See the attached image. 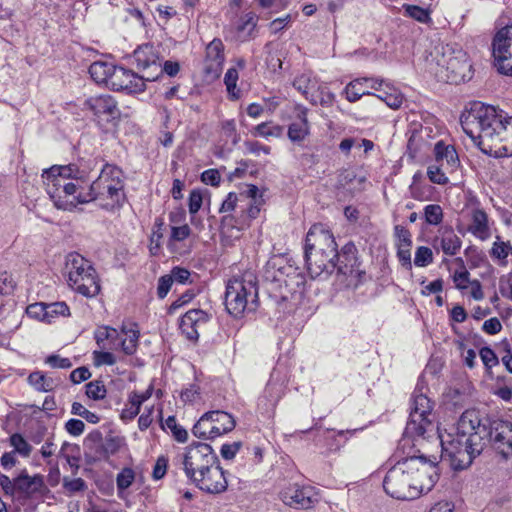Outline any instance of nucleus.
Masks as SVG:
<instances>
[{
    "label": "nucleus",
    "instance_id": "f257e3e1",
    "mask_svg": "<svg viewBox=\"0 0 512 512\" xmlns=\"http://www.w3.org/2000/svg\"><path fill=\"white\" fill-rule=\"evenodd\" d=\"M42 179L58 209L72 211L80 204L97 201L101 208L112 211L125 201L124 175L115 165L106 164L88 191L82 188L86 174L76 165L52 166L43 171Z\"/></svg>",
    "mask_w": 512,
    "mask_h": 512
},
{
    "label": "nucleus",
    "instance_id": "f03ea898",
    "mask_svg": "<svg viewBox=\"0 0 512 512\" xmlns=\"http://www.w3.org/2000/svg\"><path fill=\"white\" fill-rule=\"evenodd\" d=\"M442 448V460L449 461L454 470L468 468L488 443L505 459L512 458V423L496 420L488 428L481 423L475 409L462 413L455 425L437 429Z\"/></svg>",
    "mask_w": 512,
    "mask_h": 512
},
{
    "label": "nucleus",
    "instance_id": "7ed1b4c3",
    "mask_svg": "<svg viewBox=\"0 0 512 512\" xmlns=\"http://www.w3.org/2000/svg\"><path fill=\"white\" fill-rule=\"evenodd\" d=\"M461 125L483 153L496 158L512 156V116L504 111L476 102L462 115Z\"/></svg>",
    "mask_w": 512,
    "mask_h": 512
},
{
    "label": "nucleus",
    "instance_id": "20e7f679",
    "mask_svg": "<svg viewBox=\"0 0 512 512\" xmlns=\"http://www.w3.org/2000/svg\"><path fill=\"white\" fill-rule=\"evenodd\" d=\"M438 480L437 466L423 457H409L391 467L383 481L385 492L398 500H413L429 492Z\"/></svg>",
    "mask_w": 512,
    "mask_h": 512
},
{
    "label": "nucleus",
    "instance_id": "39448f33",
    "mask_svg": "<svg viewBox=\"0 0 512 512\" xmlns=\"http://www.w3.org/2000/svg\"><path fill=\"white\" fill-rule=\"evenodd\" d=\"M427 62L430 71L445 82L464 81L471 68L466 53L450 45L435 46Z\"/></svg>",
    "mask_w": 512,
    "mask_h": 512
},
{
    "label": "nucleus",
    "instance_id": "423d86ee",
    "mask_svg": "<svg viewBox=\"0 0 512 512\" xmlns=\"http://www.w3.org/2000/svg\"><path fill=\"white\" fill-rule=\"evenodd\" d=\"M257 300L258 288L253 273L247 272L241 277H234L228 281L225 306L229 314L240 317L245 311H254Z\"/></svg>",
    "mask_w": 512,
    "mask_h": 512
},
{
    "label": "nucleus",
    "instance_id": "0eeeda50",
    "mask_svg": "<svg viewBox=\"0 0 512 512\" xmlns=\"http://www.w3.org/2000/svg\"><path fill=\"white\" fill-rule=\"evenodd\" d=\"M69 286L77 293L92 298L99 294L100 284L97 273L90 261L78 253H70L66 258Z\"/></svg>",
    "mask_w": 512,
    "mask_h": 512
},
{
    "label": "nucleus",
    "instance_id": "6e6552de",
    "mask_svg": "<svg viewBox=\"0 0 512 512\" xmlns=\"http://www.w3.org/2000/svg\"><path fill=\"white\" fill-rule=\"evenodd\" d=\"M140 331L137 324H123L120 330L110 326H99L94 338L100 349L115 350L121 348L126 355H133L138 347Z\"/></svg>",
    "mask_w": 512,
    "mask_h": 512
},
{
    "label": "nucleus",
    "instance_id": "1a4fd4ad",
    "mask_svg": "<svg viewBox=\"0 0 512 512\" xmlns=\"http://www.w3.org/2000/svg\"><path fill=\"white\" fill-rule=\"evenodd\" d=\"M352 249L353 246H345L342 255H339L338 252L306 253L305 260L308 273L312 278H316L323 274L329 275L337 268L338 272L344 275L351 274L352 266L349 268L347 264L343 265L342 258L355 261V256L351 253Z\"/></svg>",
    "mask_w": 512,
    "mask_h": 512
},
{
    "label": "nucleus",
    "instance_id": "9d476101",
    "mask_svg": "<svg viewBox=\"0 0 512 512\" xmlns=\"http://www.w3.org/2000/svg\"><path fill=\"white\" fill-rule=\"evenodd\" d=\"M215 462H218L217 455L209 444L203 442L190 444L182 456L183 470L190 481L204 473Z\"/></svg>",
    "mask_w": 512,
    "mask_h": 512
},
{
    "label": "nucleus",
    "instance_id": "9b49d317",
    "mask_svg": "<svg viewBox=\"0 0 512 512\" xmlns=\"http://www.w3.org/2000/svg\"><path fill=\"white\" fill-rule=\"evenodd\" d=\"M432 405L430 399L423 395H414L409 420L405 428V438L402 442H407L408 438L415 436H424V434L432 429L433 425L429 416L431 415Z\"/></svg>",
    "mask_w": 512,
    "mask_h": 512
},
{
    "label": "nucleus",
    "instance_id": "f8f14e48",
    "mask_svg": "<svg viewBox=\"0 0 512 512\" xmlns=\"http://www.w3.org/2000/svg\"><path fill=\"white\" fill-rule=\"evenodd\" d=\"M494 64L504 75L512 76V25L501 28L492 42Z\"/></svg>",
    "mask_w": 512,
    "mask_h": 512
},
{
    "label": "nucleus",
    "instance_id": "ddd939ff",
    "mask_svg": "<svg viewBox=\"0 0 512 512\" xmlns=\"http://www.w3.org/2000/svg\"><path fill=\"white\" fill-rule=\"evenodd\" d=\"M84 109L89 110L99 124L112 122L120 117L118 103L109 94L95 95L87 98Z\"/></svg>",
    "mask_w": 512,
    "mask_h": 512
},
{
    "label": "nucleus",
    "instance_id": "4468645a",
    "mask_svg": "<svg viewBox=\"0 0 512 512\" xmlns=\"http://www.w3.org/2000/svg\"><path fill=\"white\" fill-rule=\"evenodd\" d=\"M155 79V77L150 76H139L131 70L115 66L114 72L110 76L109 87L117 91L124 90L128 93H140L146 88L145 81Z\"/></svg>",
    "mask_w": 512,
    "mask_h": 512
},
{
    "label": "nucleus",
    "instance_id": "2eb2a0df",
    "mask_svg": "<svg viewBox=\"0 0 512 512\" xmlns=\"http://www.w3.org/2000/svg\"><path fill=\"white\" fill-rule=\"evenodd\" d=\"M308 252H338L334 236L325 225L318 223L309 229L305 240V254Z\"/></svg>",
    "mask_w": 512,
    "mask_h": 512
},
{
    "label": "nucleus",
    "instance_id": "dca6fc26",
    "mask_svg": "<svg viewBox=\"0 0 512 512\" xmlns=\"http://www.w3.org/2000/svg\"><path fill=\"white\" fill-rule=\"evenodd\" d=\"M280 499L289 507L309 509L317 502L312 487L289 484L280 491Z\"/></svg>",
    "mask_w": 512,
    "mask_h": 512
},
{
    "label": "nucleus",
    "instance_id": "f3484780",
    "mask_svg": "<svg viewBox=\"0 0 512 512\" xmlns=\"http://www.w3.org/2000/svg\"><path fill=\"white\" fill-rule=\"evenodd\" d=\"M200 490L209 494H219L226 491L228 482L219 461L210 466L204 473L191 481Z\"/></svg>",
    "mask_w": 512,
    "mask_h": 512
},
{
    "label": "nucleus",
    "instance_id": "a211bd4d",
    "mask_svg": "<svg viewBox=\"0 0 512 512\" xmlns=\"http://www.w3.org/2000/svg\"><path fill=\"white\" fill-rule=\"evenodd\" d=\"M384 80L374 77H361L350 81L344 88L347 101L354 103L364 95H372L371 90L380 91Z\"/></svg>",
    "mask_w": 512,
    "mask_h": 512
},
{
    "label": "nucleus",
    "instance_id": "6ab92c4d",
    "mask_svg": "<svg viewBox=\"0 0 512 512\" xmlns=\"http://www.w3.org/2000/svg\"><path fill=\"white\" fill-rule=\"evenodd\" d=\"M224 45L220 39L212 40L206 47L204 72L210 79L218 78L223 69Z\"/></svg>",
    "mask_w": 512,
    "mask_h": 512
},
{
    "label": "nucleus",
    "instance_id": "aec40b11",
    "mask_svg": "<svg viewBox=\"0 0 512 512\" xmlns=\"http://www.w3.org/2000/svg\"><path fill=\"white\" fill-rule=\"evenodd\" d=\"M210 316L202 309H191L181 318L180 330L191 341L199 338V330L206 325Z\"/></svg>",
    "mask_w": 512,
    "mask_h": 512
},
{
    "label": "nucleus",
    "instance_id": "412c9836",
    "mask_svg": "<svg viewBox=\"0 0 512 512\" xmlns=\"http://www.w3.org/2000/svg\"><path fill=\"white\" fill-rule=\"evenodd\" d=\"M14 485L17 491L27 496L42 493L46 488L43 475L35 474L30 476L26 470L21 471V473L14 479Z\"/></svg>",
    "mask_w": 512,
    "mask_h": 512
},
{
    "label": "nucleus",
    "instance_id": "4be33fe9",
    "mask_svg": "<svg viewBox=\"0 0 512 512\" xmlns=\"http://www.w3.org/2000/svg\"><path fill=\"white\" fill-rule=\"evenodd\" d=\"M435 246L439 247L445 255L453 256L461 248L462 241L451 227H442L434 239Z\"/></svg>",
    "mask_w": 512,
    "mask_h": 512
},
{
    "label": "nucleus",
    "instance_id": "5701e85b",
    "mask_svg": "<svg viewBox=\"0 0 512 512\" xmlns=\"http://www.w3.org/2000/svg\"><path fill=\"white\" fill-rule=\"evenodd\" d=\"M434 153L436 163L445 167L447 172L452 173L458 168L460 161L458 154L452 145L439 141L435 144Z\"/></svg>",
    "mask_w": 512,
    "mask_h": 512
},
{
    "label": "nucleus",
    "instance_id": "b1692460",
    "mask_svg": "<svg viewBox=\"0 0 512 512\" xmlns=\"http://www.w3.org/2000/svg\"><path fill=\"white\" fill-rule=\"evenodd\" d=\"M468 231L476 238L484 241L491 236L488 216L482 209H474L471 214V223Z\"/></svg>",
    "mask_w": 512,
    "mask_h": 512
},
{
    "label": "nucleus",
    "instance_id": "393cba45",
    "mask_svg": "<svg viewBox=\"0 0 512 512\" xmlns=\"http://www.w3.org/2000/svg\"><path fill=\"white\" fill-rule=\"evenodd\" d=\"M367 177L358 168L342 169L338 174V185L346 188L351 187L354 190H362Z\"/></svg>",
    "mask_w": 512,
    "mask_h": 512
},
{
    "label": "nucleus",
    "instance_id": "a878e982",
    "mask_svg": "<svg viewBox=\"0 0 512 512\" xmlns=\"http://www.w3.org/2000/svg\"><path fill=\"white\" fill-rule=\"evenodd\" d=\"M209 417L212 421V426H215L213 429L217 437L231 432L236 426L234 417L225 411H209Z\"/></svg>",
    "mask_w": 512,
    "mask_h": 512
},
{
    "label": "nucleus",
    "instance_id": "bb28decb",
    "mask_svg": "<svg viewBox=\"0 0 512 512\" xmlns=\"http://www.w3.org/2000/svg\"><path fill=\"white\" fill-rule=\"evenodd\" d=\"M310 127L307 119V109L304 108L298 114V121L288 127V138L292 142H302L309 135Z\"/></svg>",
    "mask_w": 512,
    "mask_h": 512
},
{
    "label": "nucleus",
    "instance_id": "cd10ccee",
    "mask_svg": "<svg viewBox=\"0 0 512 512\" xmlns=\"http://www.w3.org/2000/svg\"><path fill=\"white\" fill-rule=\"evenodd\" d=\"M134 59L137 64L138 69H147L149 67L154 66L156 69L160 68V65H158V56L154 51V48L152 45L145 44L140 47H138L134 51Z\"/></svg>",
    "mask_w": 512,
    "mask_h": 512
},
{
    "label": "nucleus",
    "instance_id": "c85d7f7f",
    "mask_svg": "<svg viewBox=\"0 0 512 512\" xmlns=\"http://www.w3.org/2000/svg\"><path fill=\"white\" fill-rule=\"evenodd\" d=\"M27 381L30 386L39 392H51L59 385V381L57 379H54L41 371H34L30 373Z\"/></svg>",
    "mask_w": 512,
    "mask_h": 512
},
{
    "label": "nucleus",
    "instance_id": "c756f323",
    "mask_svg": "<svg viewBox=\"0 0 512 512\" xmlns=\"http://www.w3.org/2000/svg\"><path fill=\"white\" fill-rule=\"evenodd\" d=\"M313 105H321L323 107H330L335 100V94L329 88L321 83H317L315 87L306 98Z\"/></svg>",
    "mask_w": 512,
    "mask_h": 512
},
{
    "label": "nucleus",
    "instance_id": "7c9ffc66",
    "mask_svg": "<svg viewBox=\"0 0 512 512\" xmlns=\"http://www.w3.org/2000/svg\"><path fill=\"white\" fill-rule=\"evenodd\" d=\"M115 65L108 62H94L89 67L91 78L98 84H105L109 87L110 76L114 72Z\"/></svg>",
    "mask_w": 512,
    "mask_h": 512
},
{
    "label": "nucleus",
    "instance_id": "2f4dec72",
    "mask_svg": "<svg viewBox=\"0 0 512 512\" xmlns=\"http://www.w3.org/2000/svg\"><path fill=\"white\" fill-rule=\"evenodd\" d=\"M383 85L384 88L381 87L380 91H378L379 93L376 94V96L380 100L384 101L388 107L392 109H398L404 101L403 94L394 86L385 83Z\"/></svg>",
    "mask_w": 512,
    "mask_h": 512
},
{
    "label": "nucleus",
    "instance_id": "473e14b6",
    "mask_svg": "<svg viewBox=\"0 0 512 512\" xmlns=\"http://www.w3.org/2000/svg\"><path fill=\"white\" fill-rule=\"evenodd\" d=\"M213 428H215V426H212V421L209 417V412H206L193 426L192 432L193 435L196 436L197 438L215 439L217 438V434L215 433Z\"/></svg>",
    "mask_w": 512,
    "mask_h": 512
},
{
    "label": "nucleus",
    "instance_id": "72a5a7b5",
    "mask_svg": "<svg viewBox=\"0 0 512 512\" xmlns=\"http://www.w3.org/2000/svg\"><path fill=\"white\" fill-rule=\"evenodd\" d=\"M404 15L422 24H429L432 21L431 10L412 4H403Z\"/></svg>",
    "mask_w": 512,
    "mask_h": 512
},
{
    "label": "nucleus",
    "instance_id": "f704fd0d",
    "mask_svg": "<svg viewBox=\"0 0 512 512\" xmlns=\"http://www.w3.org/2000/svg\"><path fill=\"white\" fill-rule=\"evenodd\" d=\"M251 134L255 137L263 138H279L283 134V127L280 125H274L272 122H262L256 125L252 130Z\"/></svg>",
    "mask_w": 512,
    "mask_h": 512
},
{
    "label": "nucleus",
    "instance_id": "c9c22d12",
    "mask_svg": "<svg viewBox=\"0 0 512 512\" xmlns=\"http://www.w3.org/2000/svg\"><path fill=\"white\" fill-rule=\"evenodd\" d=\"M256 24V16L253 13L243 16L236 27L238 37L242 40H247L254 32Z\"/></svg>",
    "mask_w": 512,
    "mask_h": 512
},
{
    "label": "nucleus",
    "instance_id": "e433bc0d",
    "mask_svg": "<svg viewBox=\"0 0 512 512\" xmlns=\"http://www.w3.org/2000/svg\"><path fill=\"white\" fill-rule=\"evenodd\" d=\"M318 80L309 73H303L294 79L293 86L301 92L305 98L317 87Z\"/></svg>",
    "mask_w": 512,
    "mask_h": 512
},
{
    "label": "nucleus",
    "instance_id": "4c0bfd02",
    "mask_svg": "<svg viewBox=\"0 0 512 512\" xmlns=\"http://www.w3.org/2000/svg\"><path fill=\"white\" fill-rule=\"evenodd\" d=\"M239 74L236 68H229L224 77L227 92L232 100L240 98V89L237 88Z\"/></svg>",
    "mask_w": 512,
    "mask_h": 512
},
{
    "label": "nucleus",
    "instance_id": "58836bf2",
    "mask_svg": "<svg viewBox=\"0 0 512 512\" xmlns=\"http://www.w3.org/2000/svg\"><path fill=\"white\" fill-rule=\"evenodd\" d=\"M425 221L429 225L437 226L443 221V209L438 204L426 205L423 209Z\"/></svg>",
    "mask_w": 512,
    "mask_h": 512
},
{
    "label": "nucleus",
    "instance_id": "ea45409f",
    "mask_svg": "<svg viewBox=\"0 0 512 512\" xmlns=\"http://www.w3.org/2000/svg\"><path fill=\"white\" fill-rule=\"evenodd\" d=\"M10 445L14 448V452L18 453L24 458L30 456L32 452V446L28 441L19 433H14L10 436Z\"/></svg>",
    "mask_w": 512,
    "mask_h": 512
},
{
    "label": "nucleus",
    "instance_id": "a19ab883",
    "mask_svg": "<svg viewBox=\"0 0 512 512\" xmlns=\"http://www.w3.org/2000/svg\"><path fill=\"white\" fill-rule=\"evenodd\" d=\"M448 172L445 170V167H442L441 164L435 163L431 164L427 168V176L432 183L445 185L448 183L449 179L446 176Z\"/></svg>",
    "mask_w": 512,
    "mask_h": 512
},
{
    "label": "nucleus",
    "instance_id": "79ce46f5",
    "mask_svg": "<svg viewBox=\"0 0 512 512\" xmlns=\"http://www.w3.org/2000/svg\"><path fill=\"white\" fill-rule=\"evenodd\" d=\"M47 323H51L57 316H69L70 310L65 302L47 304Z\"/></svg>",
    "mask_w": 512,
    "mask_h": 512
},
{
    "label": "nucleus",
    "instance_id": "37998d69",
    "mask_svg": "<svg viewBox=\"0 0 512 512\" xmlns=\"http://www.w3.org/2000/svg\"><path fill=\"white\" fill-rule=\"evenodd\" d=\"M106 388L102 381L95 380L86 384V395L93 400H101L106 396Z\"/></svg>",
    "mask_w": 512,
    "mask_h": 512
},
{
    "label": "nucleus",
    "instance_id": "c03bdc74",
    "mask_svg": "<svg viewBox=\"0 0 512 512\" xmlns=\"http://www.w3.org/2000/svg\"><path fill=\"white\" fill-rule=\"evenodd\" d=\"M165 425L178 442L184 443L187 441L188 433L182 426L177 424L175 417H168L165 421Z\"/></svg>",
    "mask_w": 512,
    "mask_h": 512
},
{
    "label": "nucleus",
    "instance_id": "a18cd8bd",
    "mask_svg": "<svg viewBox=\"0 0 512 512\" xmlns=\"http://www.w3.org/2000/svg\"><path fill=\"white\" fill-rule=\"evenodd\" d=\"M433 262V252L429 247L420 246L416 249L414 264L417 267H425Z\"/></svg>",
    "mask_w": 512,
    "mask_h": 512
},
{
    "label": "nucleus",
    "instance_id": "49530a36",
    "mask_svg": "<svg viewBox=\"0 0 512 512\" xmlns=\"http://www.w3.org/2000/svg\"><path fill=\"white\" fill-rule=\"evenodd\" d=\"M510 252L512 253V247L509 243L496 241L493 243L491 256L505 264V260Z\"/></svg>",
    "mask_w": 512,
    "mask_h": 512
},
{
    "label": "nucleus",
    "instance_id": "de8ad7c7",
    "mask_svg": "<svg viewBox=\"0 0 512 512\" xmlns=\"http://www.w3.org/2000/svg\"><path fill=\"white\" fill-rule=\"evenodd\" d=\"M135 479V473L131 468H124L118 473L116 478L117 488L119 491L126 490L130 487Z\"/></svg>",
    "mask_w": 512,
    "mask_h": 512
},
{
    "label": "nucleus",
    "instance_id": "09e8293b",
    "mask_svg": "<svg viewBox=\"0 0 512 512\" xmlns=\"http://www.w3.org/2000/svg\"><path fill=\"white\" fill-rule=\"evenodd\" d=\"M47 303L38 302L34 304H30L26 313L30 318H34L40 321L47 322Z\"/></svg>",
    "mask_w": 512,
    "mask_h": 512
},
{
    "label": "nucleus",
    "instance_id": "8fccbe9b",
    "mask_svg": "<svg viewBox=\"0 0 512 512\" xmlns=\"http://www.w3.org/2000/svg\"><path fill=\"white\" fill-rule=\"evenodd\" d=\"M16 283L10 273L0 271V296H6L13 293Z\"/></svg>",
    "mask_w": 512,
    "mask_h": 512
},
{
    "label": "nucleus",
    "instance_id": "3c124183",
    "mask_svg": "<svg viewBox=\"0 0 512 512\" xmlns=\"http://www.w3.org/2000/svg\"><path fill=\"white\" fill-rule=\"evenodd\" d=\"M93 362L97 367L102 365H114L116 363V357L111 352L101 349L93 352Z\"/></svg>",
    "mask_w": 512,
    "mask_h": 512
},
{
    "label": "nucleus",
    "instance_id": "603ef678",
    "mask_svg": "<svg viewBox=\"0 0 512 512\" xmlns=\"http://www.w3.org/2000/svg\"><path fill=\"white\" fill-rule=\"evenodd\" d=\"M63 487L69 494H73L84 491L87 488V485L82 478L69 479L64 477Z\"/></svg>",
    "mask_w": 512,
    "mask_h": 512
},
{
    "label": "nucleus",
    "instance_id": "864d4df0",
    "mask_svg": "<svg viewBox=\"0 0 512 512\" xmlns=\"http://www.w3.org/2000/svg\"><path fill=\"white\" fill-rule=\"evenodd\" d=\"M170 276L173 280V282L179 283V284H187L192 283L191 280V272L183 267H174L172 268L170 272Z\"/></svg>",
    "mask_w": 512,
    "mask_h": 512
},
{
    "label": "nucleus",
    "instance_id": "5fc2aeb1",
    "mask_svg": "<svg viewBox=\"0 0 512 512\" xmlns=\"http://www.w3.org/2000/svg\"><path fill=\"white\" fill-rule=\"evenodd\" d=\"M202 203H203V194H202L201 190H199V189L192 190L190 192L189 201H188V208H189L190 214H196L200 210Z\"/></svg>",
    "mask_w": 512,
    "mask_h": 512
},
{
    "label": "nucleus",
    "instance_id": "6e6d98bb",
    "mask_svg": "<svg viewBox=\"0 0 512 512\" xmlns=\"http://www.w3.org/2000/svg\"><path fill=\"white\" fill-rule=\"evenodd\" d=\"M453 281L457 289L465 290L468 288L472 280H470V273L463 269L461 271H455Z\"/></svg>",
    "mask_w": 512,
    "mask_h": 512
},
{
    "label": "nucleus",
    "instance_id": "4d7b16f0",
    "mask_svg": "<svg viewBox=\"0 0 512 512\" xmlns=\"http://www.w3.org/2000/svg\"><path fill=\"white\" fill-rule=\"evenodd\" d=\"M395 236H396V246L398 245H406L412 246L411 233L405 227L397 225L394 228Z\"/></svg>",
    "mask_w": 512,
    "mask_h": 512
},
{
    "label": "nucleus",
    "instance_id": "13d9d810",
    "mask_svg": "<svg viewBox=\"0 0 512 512\" xmlns=\"http://www.w3.org/2000/svg\"><path fill=\"white\" fill-rule=\"evenodd\" d=\"M190 234H191V229L187 224L182 225V226H173L171 228L170 241H177V242L184 241L185 239H187L190 236Z\"/></svg>",
    "mask_w": 512,
    "mask_h": 512
},
{
    "label": "nucleus",
    "instance_id": "bf43d9fd",
    "mask_svg": "<svg viewBox=\"0 0 512 512\" xmlns=\"http://www.w3.org/2000/svg\"><path fill=\"white\" fill-rule=\"evenodd\" d=\"M397 257L402 266L406 267L407 269H411V246L398 245Z\"/></svg>",
    "mask_w": 512,
    "mask_h": 512
},
{
    "label": "nucleus",
    "instance_id": "052dcab7",
    "mask_svg": "<svg viewBox=\"0 0 512 512\" xmlns=\"http://www.w3.org/2000/svg\"><path fill=\"white\" fill-rule=\"evenodd\" d=\"M167 467H168V459L164 456L158 457V459L156 460V463L153 467V471H152L153 479L154 480L162 479L167 472Z\"/></svg>",
    "mask_w": 512,
    "mask_h": 512
},
{
    "label": "nucleus",
    "instance_id": "680f3d73",
    "mask_svg": "<svg viewBox=\"0 0 512 512\" xmlns=\"http://www.w3.org/2000/svg\"><path fill=\"white\" fill-rule=\"evenodd\" d=\"M241 447L242 443L240 441L223 444L220 450L221 456L225 460H231L236 456Z\"/></svg>",
    "mask_w": 512,
    "mask_h": 512
},
{
    "label": "nucleus",
    "instance_id": "e2e57ef3",
    "mask_svg": "<svg viewBox=\"0 0 512 512\" xmlns=\"http://www.w3.org/2000/svg\"><path fill=\"white\" fill-rule=\"evenodd\" d=\"M422 132V130L420 132L414 131L409 137L407 148L412 157H415V154L422 149V145L420 143L423 140Z\"/></svg>",
    "mask_w": 512,
    "mask_h": 512
},
{
    "label": "nucleus",
    "instance_id": "0e129e2a",
    "mask_svg": "<svg viewBox=\"0 0 512 512\" xmlns=\"http://www.w3.org/2000/svg\"><path fill=\"white\" fill-rule=\"evenodd\" d=\"M65 429L70 435L77 437L84 432L85 424L82 420L72 418L65 423Z\"/></svg>",
    "mask_w": 512,
    "mask_h": 512
},
{
    "label": "nucleus",
    "instance_id": "69168bd1",
    "mask_svg": "<svg viewBox=\"0 0 512 512\" xmlns=\"http://www.w3.org/2000/svg\"><path fill=\"white\" fill-rule=\"evenodd\" d=\"M201 181L206 185L218 186L221 176L217 169H208L201 174Z\"/></svg>",
    "mask_w": 512,
    "mask_h": 512
},
{
    "label": "nucleus",
    "instance_id": "338daca9",
    "mask_svg": "<svg viewBox=\"0 0 512 512\" xmlns=\"http://www.w3.org/2000/svg\"><path fill=\"white\" fill-rule=\"evenodd\" d=\"M46 363L52 368L68 369L72 366L69 358H63L59 355H50L46 359Z\"/></svg>",
    "mask_w": 512,
    "mask_h": 512
},
{
    "label": "nucleus",
    "instance_id": "774afa93",
    "mask_svg": "<svg viewBox=\"0 0 512 512\" xmlns=\"http://www.w3.org/2000/svg\"><path fill=\"white\" fill-rule=\"evenodd\" d=\"M195 294L192 291H186L181 296H179L169 307V313H174L181 307L190 303L194 298Z\"/></svg>",
    "mask_w": 512,
    "mask_h": 512
}]
</instances>
